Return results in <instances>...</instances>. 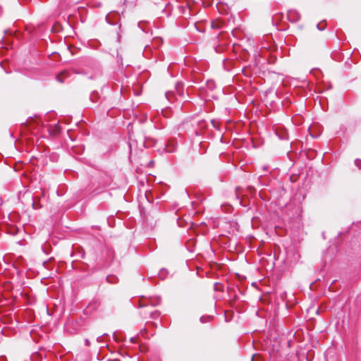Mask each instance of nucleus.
Instances as JSON below:
<instances>
[{"label": "nucleus", "instance_id": "nucleus-3", "mask_svg": "<svg viewBox=\"0 0 361 361\" xmlns=\"http://www.w3.org/2000/svg\"><path fill=\"white\" fill-rule=\"evenodd\" d=\"M69 75L67 71H63L56 75V80L60 82H63L64 78Z\"/></svg>", "mask_w": 361, "mask_h": 361}, {"label": "nucleus", "instance_id": "nucleus-6", "mask_svg": "<svg viewBox=\"0 0 361 361\" xmlns=\"http://www.w3.org/2000/svg\"><path fill=\"white\" fill-rule=\"evenodd\" d=\"M212 319V317L210 316H208V317H200V322L202 323H204V322H209L210 319Z\"/></svg>", "mask_w": 361, "mask_h": 361}, {"label": "nucleus", "instance_id": "nucleus-12", "mask_svg": "<svg viewBox=\"0 0 361 361\" xmlns=\"http://www.w3.org/2000/svg\"><path fill=\"white\" fill-rule=\"evenodd\" d=\"M85 342L86 345L89 346L90 345V342L88 339H85Z\"/></svg>", "mask_w": 361, "mask_h": 361}, {"label": "nucleus", "instance_id": "nucleus-5", "mask_svg": "<svg viewBox=\"0 0 361 361\" xmlns=\"http://www.w3.org/2000/svg\"><path fill=\"white\" fill-rule=\"evenodd\" d=\"M160 313L158 311H154L150 313V317L152 319H157L159 317Z\"/></svg>", "mask_w": 361, "mask_h": 361}, {"label": "nucleus", "instance_id": "nucleus-9", "mask_svg": "<svg viewBox=\"0 0 361 361\" xmlns=\"http://www.w3.org/2000/svg\"><path fill=\"white\" fill-rule=\"evenodd\" d=\"M97 95H98V93H96V92H93V93H92V94H91V96H90V99H91L93 102H95V99H97Z\"/></svg>", "mask_w": 361, "mask_h": 361}, {"label": "nucleus", "instance_id": "nucleus-2", "mask_svg": "<svg viewBox=\"0 0 361 361\" xmlns=\"http://www.w3.org/2000/svg\"><path fill=\"white\" fill-rule=\"evenodd\" d=\"M176 150V146L175 144L172 142H169L164 145V148L163 149V152H166L167 153H172Z\"/></svg>", "mask_w": 361, "mask_h": 361}, {"label": "nucleus", "instance_id": "nucleus-15", "mask_svg": "<svg viewBox=\"0 0 361 361\" xmlns=\"http://www.w3.org/2000/svg\"><path fill=\"white\" fill-rule=\"evenodd\" d=\"M163 272H164V270H161V271H160V275H161V274H163Z\"/></svg>", "mask_w": 361, "mask_h": 361}, {"label": "nucleus", "instance_id": "nucleus-4", "mask_svg": "<svg viewBox=\"0 0 361 361\" xmlns=\"http://www.w3.org/2000/svg\"><path fill=\"white\" fill-rule=\"evenodd\" d=\"M117 278L114 276H106V281L110 283H116Z\"/></svg>", "mask_w": 361, "mask_h": 361}, {"label": "nucleus", "instance_id": "nucleus-13", "mask_svg": "<svg viewBox=\"0 0 361 361\" xmlns=\"http://www.w3.org/2000/svg\"><path fill=\"white\" fill-rule=\"evenodd\" d=\"M130 341H131V343H135V341H136V338H135V337H132V338H130Z\"/></svg>", "mask_w": 361, "mask_h": 361}, {"label": "nucleus", "instance_id": "nucleus-7", "mask_svg": "<svg viewBox=\"0 0 361 361\" xmlns=\"http://www.w3.org/2000/svg\"><path fill=\"white\" fill-rule=\"evenodd\" d=\"M160 302H161L160 298H157V299H156L155 301H151L150 304L152 306H157V305H159L160 304Z\"/></svg>", "mask_w": 361, "mask_h": 361}, {"label": "nucleus", "instance_id": "nucleus-10", "mask_svg": "<svg viewBox=\"0 0 361 361\" xmlns=\"http://www.w3.org/2000/svg\"><path fill=\"white\" fill-rule=\"evenodd\" d=\"M355 164L358 167L359 169H361V160L357 159L355 160Z\"/></svg>", "mask_w": 361, "mask_h": 361}, {"label": "nucleus", "instance_id": "nucleus-8", "mask_svg": "<svg viewBox=\"0 0 361 361\" xmlns=\"http://www.w3.org/2000/svg\"><path fill=\"white\" fill-rule=\"evenodd\" d=\"M317 27L319 30H324L326 27L325 25H323L322 23H319L317 25Z\"/></svg>", "mask_w": 361, "mask_h": 361}, {"label": "nucleus", "instance_id": "nucleus-16", "mask_svg": "<svg viewBox=\"0 0 361 361\" xmlns=\"http://www.w3.org/2000/svg\"><path fill=\"white\" fill-rule=\"evenodd\" d=\"M252 361H253V360L252 359Z\"/></svg>", "mask_w": 361, "mask_h": 361}, {"label": "nucleus", "instance_id": "nucleus-11", "mask_svg": "<svg viewBox=\"0 0 361 361\" xmlns=\"http://www.w3.org/2000/svg\"><path fill=\"white\" fill-rule=\"evenodd\" d=\"M165 95L167 99L170 100V97L173 95V92H167Z\"/></svg>", "mask_w": 361, "mask_h": 361}, {"label": "nucleus", "instance_id": "nucleus-1", "mask_svg": "<svg viewBox=\"0 0 361 361\" xmlns=\"http://www.w3.org/2000/svg\"><path fill=\"white\" fill-rule=\"evenodd\" d=\"M287 18L289 21L295 23L300 20V15L298 11L295 9H290L287 13Z\"/></svg>", "mask_w": 361, "mask_h": 361}, {"label": "nucleus", "instance_id": "nucleus-14", "mask_svg": "<svg viewBox=\"0 0 361 361\" xmlns=\"http://www.w3.org/2000/svg\"><path fill=\"white\" fill-rule=\"evenodd\" d=\"M263 169H264V171H267L268 169V167L267 166H264Z\"/></svg>", "mask_w": 361, "mask_h": 361}]
</instances>
